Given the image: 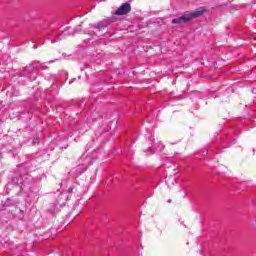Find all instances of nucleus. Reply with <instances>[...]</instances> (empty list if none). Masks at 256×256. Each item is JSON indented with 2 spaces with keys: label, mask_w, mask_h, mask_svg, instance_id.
<instances>
[{
  "label": "nucleus",
  "mask_w": 256,
  "mask_h": 256,
  "mask_svg": "<svg viewBox=\"0 0 256 256\" xmlns=\"http://www.w3.org/2000/svg\"><path fill=\"white\" fill-rule=\"evenodd\" d=\"M205 13V8H200L199 10L190 12L188 14H185L184 16L175 18L172 20V23H183V21H191V19H195Z\"/></svg>",
  "instance_id": "f257e3e1"
},
{
  "label": "nucleus",
  "mask_w": 256,
  "mask_h": 256,
  "mask_svg": "<svg viewBox=\"0 0 256 256\" xmlns=\"http://www.w3.org/2000/svg\"><path fill=\"white\" fill-rule=\"evenodd\" d=\"M128 13H131V4L129 2H126L121 4V6L116 9L113 15H117L119 17L121 15H127Z\"/></svg>",
  "instance_id": "f03ea898"
},
{
  "label": "nucleus",
  "mask_w": 256,
  "mask_h": 256,
  "mask_svg": "<svg viewBox=\"0 0 256 256\" xmlns=\"http://www.w3.org/2000/svg\"><path fill=\"white\" fill-rule=\"evenodd\" d=\"M32 145H39V136H34L33 141H32Z\"/></svg>",
  "instance_id": "7ed1b4c3"
}]
</instances>
